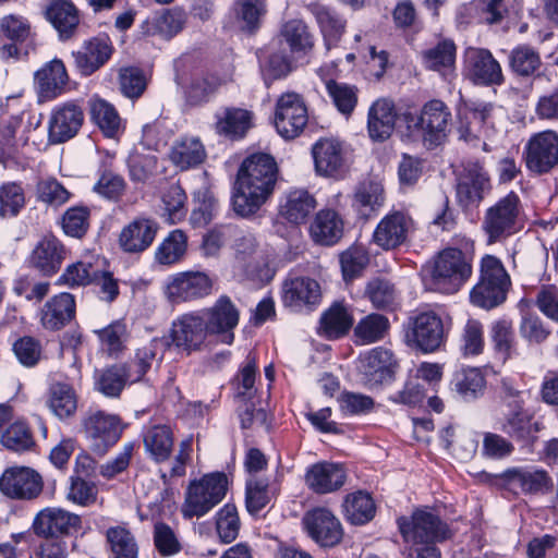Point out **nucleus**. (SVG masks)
<instances>
[{
  "instance_id": "nucleus-1",
  "label": "nucleus",
  "mask_w": 558,
  "mask_h": 558,
  "mask_svg": "<svg viewBox=\"0 0 558 558\" xmlns=\"http://www.w3.org/2000/svg\"><path fill=\"white\" fill-rule=\"evenodd\" d=\"M277 163L267 154H255L241 165L234 183L231 204L242 218L255 216L275 191Z\"/></svg>"
},
{
  "instance_id": "nucleus-2",
  "label": "nucleus",
  "mask_w": 558,
  "mask_h": 558,
  "mask_svg": "<svg viewBox=\"0 0 558 558\" xmlns=\"http://www.w3.org/2000/svg\"><path fill=\"white\" fill-rule=\"evenodd\" d=\"M454 244L438 253L430 270L434 289L447 294L458 292L473 272L474 242L460 238Z\"/></svg>"
},
{
  "instance_id": "nucleus-3",
  "label": "nucleus",
  "mask_w": 558,
  "mask_h": 558,
  "mask_svg": "<svg viewBox=\"0 0 558 558\" xmlns=\"http://www.w3.org/2000/svg\"><path fill=\"white\" fill-rule=\"evenodd\" d=\"M524 225V210L520 197L510 192L485 211L482 229L487 243L502 242L519 232Z\"/></svg>"
},
{
  "instance_id": "nucleus-4",
  "label": "nucleus",
  "mask_w": 558,
  "mask_h": 558,
  "mask_svg": "<svg viewBox=\"0 0 558 558\" xmlns=\"http://www.w3.org/2000/svg\"><path fill=\"white\" fill-rule=\"evenodd\" d=\"M450 121L449 108L438 99L426 102L417 116L405 114L409 131L418 136L428 149L435 148L446 141Z\"/></svg>"
},
{
  "instance_id": "nucleus-5",
  "label": "nucleus",
  "mask_w": 558,
  "mask_h": 558,
  "mask_svg": "<svg viewBox=\"0 0 558 558\" xmlns=\"http://www.w3.org/2000/svg\"><path fill=\"white\" fill-rule=\"evenodd\" d=\"M228 490L226 474L209 473L193 481L186 488L181 512L184 518L203 517L222 501Z\"/></svg>"
},
{
  "instance_id": "nucleus-6",
  "label": "nucleus",
  "mask_w": 558,
  "mask_h": 558,
  "mask_svg": "<svg viewBox=\"0 0 558 558\" xmlns=\"http://www.w3.org/2000/svg\"><path fill=\"white\" fill-rule=\"evenodd\" d=\"M398 526L411 546L436 544L451 537L448 525L429 508L416 509L410 518H399Z\"/></svg>"
},
{
  "instance_id": "nucleus-7",
  "label": "nucleus",
  "mask_w": 558,
  "mask_h": 558,
  "mask_svg": "<svg viewBox=\"0 0 558 558\" xmlns=\"http://www.w3.org/2000/svg\"><path fill=\"white\" fill-rule=\"evenodd\" d=\"M498 109L490 102H470L459 110L458 133L461 140L472 143L492 138L497 133Z\"/></svg>"
},
{
  "instance_id": "nucleus-8",
  "label": "nucleus",
  "mask_w": 558,
  "mask_h": 558,
  "mask_svg": "<svg viewBox=\"0 0 558 558\" xmlns=\"http://www.w3.org/2000/svg\"><path fill=\"white\" fill-rule=\"evenodd\" d=\"M83 432L90 442V449L104 456L120 439L123 426L118 415L96 410L83 418Z\"/></svg>"
},
{
  "instance_id": "nucleus-9",
  "label": "nucleus",
  "mask_w": 558,
  "mask_h": 558,
  "mask_svg": "<svg viewBox=\"0 0 558 558\" xmlns=\"http://www.w3.org/2000/svg\"><path fill=\"white\" fill-rule=\"evenodd\" d=\"M308 121L307 108L301 95L294 92L282 94L275 110V126L277 132L287 140L298 137Z\"/></svg>"
},
{
  "instance_id": "nucleus-10",
  "label": "nucleus",
  "mask_w": 558,
  "mask_h": 558,
  "mask_svg": "<svg viewBox=\"0 0 558 558\" xmlns=\"http://www.w3.org/2000/svg\"><path fill=\"white\" fill-rule=\"evenodd\" d=\"M208 336L205 317L201 312L180 315L172 322L170 329L171 344L186 355L199 351Z\"/></svg>"
},
{
  "instance_id": "nucleus-11",
  "label": "nucleus",
  "mask_w": 558,
  "mask_h": 558,
  "mask_svg": "<svg viewBox=\"0 0 558 558\" xmlns=\"http://www.w3.org/2000/svg\"><path fill=\"white\" fill-rule=\"evenodd\" d=\"M414 231V221L402 210H391L377 223L372 241L384 251H393L404 245Z\"/></svg>"
},
{
  "instance_id": "nucleus-12",
  "label": "nucleus",
  "mask_w": 558,
  "mask_h": 558,
  "mask_svg": "<svg viewBox=\"0 0 558 558\" xmlns=\"http://www.w3.org/2000/svg\"><path fill=\"white\" fill-rule=\"evenodd\" d=\"M524 159L526 168L536 174L558 166V133L547 130L534 134L525 145Z\"/></svg>"
},
{
  "instance_id": "nucleus-13",
  "label": "nucleus",
  "mask_w": 558,
  "mask_h": 558,
  "mask_svg": "<svg viewBox=\"0 0 558 558\" xmlns=\"http://www.w3.org/2000/svg\"><path fill=\"white\" fill-rule=\"evenodd\" d=\"M199 312L205 317L209 336L225 344L233 342V330L239 324L240 312L229 296H219L213 306Z\"/></svg>"
},
{
  "instance_id": "nucleus-14",
  "label": "nucleus",
  "mask_w": 558,
  "mask_h": 558,
  "mask_svg": "<svg viewBox=\"0 0 558 558\" xmlns=\"http://www.w3.org/2000/svg\"><path fill=\"white\" fill-rule=\"evenodd\" d=\"M82 529L78 514L59 507L40 510L34 518V533L41 537H62L76 534Z\"/></svg>"
},
{
  "instance_id": "nucleus-15",
  "label": "nucleus",
  "mask_w": 558,
  "mask_h": 558,
  "mask_svg": "<svg viewBox=\"0 0 558 558\" xmlns=\"http://www.w3.org/2000/svg\"><path fill=\"white\" fill-rule=\"evenodd\" d=\"M213 281L202 271H183L168 278L165 293L173 303L203 299L211 293Z\"/></svg>"
},
{
  "instance_id": "nucleus-16",
  "label": "nucleus",
  "mask_w": 558,
  "mask_h": 558,
  "mask_svg": "<svg viewBox=\"0 0 558 558\" xmlns=\"http://www.w3.org/2000/svg\"><path fill=\"white\" fill-rule=\"evenodd\" d=\"M464 73L474 84L492 86L504 82L500 63L488 49L469 47L464 51Z\"/></svg>"
},
{
  "instance_id": "nucleus-17",
  "label": "nucleus",
  "mask_w": 558,
  "mask_h": 558,
  "mask_svg": "<svg viewBox=\"0 0 558 558\" xmlns=\"http://www.w3.org/2000/svg\"><path fill=\"white\" fill-rule=\"evenodd\" d=\"M43 487L40 474L27 466L9 468L0 477V490L13 499H34L39 496Z\"/></svg>"
},
{
  "instance_id": "nucleus-18",
  "label": "nucleus",
  "mask_w": 558,
  "mask_h": 558,
  "mask_svg": "<svg viewBox=\"0 0 558 558\" xmlns=\"http://www.w3.org/2000/svg\"><path fill=\"white\" fill-rule=\"evenodd\" d=\"M83 122L84 111L77 101H65L54 106L48 121L49 141L59 144L73 138Z\"/></svg>"
},
{
  "instance_id": "nucleus-19",
  "label": "nucleus",
  "mask_w": 558,
  "mask_h": 558,
  "mask_svg": "<svg viewBox=\"0 0 558 558\" xmlns=\"http://www.w3.org/2000/svg\"><path fill=\"white\" fill-rule=\"evenodd\" d=\"M315 171L320 177L341 178L347 170L343 144L335 137L319 138L312 147Z\"/></svg>"
},
{
  "instance_id": "nucleus-20",
  "label": "nucleus",
  "mask_w": 558,
  "mask_h": 558,
  "mask_svg": "<svg viewBox=\"0 0 558 558\" xmlns=\"http://www.w3.org/2000/svg\"><path fill=\"white\" fill-rule=\"evenodd\" d=\"M302 523L310 537L320 546H335L342 538L341 523L327 508L318 507L307 511Z\"/></svg>"
},
{
  "instance_id": "nucleus-21",
  "label": "nucleus",
  "mask_w": 558,
  "mask_h": 558,
  "mask_svg": "<svg viewBox=\"0 0 558 558\" xmlns=\"http://www.w3.org/2000/svg\"><path fill=\"white\" fill-rule=\"evenodd\" d=\"M408 337L424 352H433L440 347L445 337V324L433 312H421L411 319Z\"/></svg>"
},
{
  "instance_id": "nucleus-22",
  "label": "nucleus",
  "mask_w": 558,
  "mask_h": 558,
  "mask_svg": "<svg viewBox=\"0 0 558 558\" xmlns=\"http://www.w3.org/2000/svg\"><path fill=\"white\" fill-rule=\"evenodd\" d=\"M282 302L294 312L316 306L322 299L319 283L305 276L290 277L282 284Z\"/></svg>"
},
{
  "instance_id": "nucleus-23",
  "label": "nucleus",
  "mask_w": 558,
  "mask_h": 558,
  "mask_svg": "<svg viewBox=\"0 0 558 558\" xmlns=\"http://www.w3.org/2000/svg\"><path fill=\"white\" fill-rule=\"evenodd\" d=\"M175 82L183 89L186 101L193 106L207 102L222 84V81L215 75L198 70L180 71L179 69H177Z\"/></svg>"
},
{
  "instance_id": "nucleus-24",
  "label": "nucleus",
  "mask_w": 558,
  "mask_h": 558,
  "mask_svg": "<svg viewBox=\"0 0 558 558\" xmlns=\"http://www.w3.org/2000/svg\"><path fill=\"white\" fill-rule=\"evenodd\" d=\"M489 190V177L478 162H469L463 167L457 183V197L461 205L478 204Z\"/></svg>"
},
{
  "instance_id": "nucleus-25",
  "label": "nucleus",
  "mask_w": 558,
  "mask_h": 558,
  "mask_svg": "<svg viewBox=\"0 0 558 558\" xmlns=\"http://www.w3.org/2000/svg\"><path fill=\"white\" fill-rule=\"evenodd\" d=\"M68 83L69 75L60 59L45 63L34 75V85L40 102L53 100L62 95Z\"/></svg>"
},
{
  "instance_id": "nucleus-26",
  "label": "nucleus",
  "mask_w": 558,
  "mask_h": 558,
  "mask_svg": "<svg viewBox=\"0 0 558 558\" xmlns=\"http://www.w3.org/2000/svg\"><path fill=\"white\" fill-rule=\"evenodd\" d=\"M347 481V472L342 464L317 462L307 468L304 482L315 494L326 495L340 489Z\"/></svg>"
},
{
  "instance_id": "nucleus-27",
  "label": "nucleus",
  "mask_w": 558,
  "mask_h": 558,
  "mask_svg": "<svg viewBox=\"0 0 558 558\" xmlns=\"http://www.w3.org/2000/svg\"><path fill=\"white\" fill-rule=\"evenodd\" d=\"M397 361L390 350L377 347L361 355L360 372L369 386L381 385L392 379Z\"/></svg>"
},
{
  "instance_id": "nucleus-28",
  "label": "nucleus",
  "mask_w": 558,
  "mask_h": 558,
  "mask_svg": "<svg viewBox=\"0 0 558 558\" xmlns=\"http://www.w3.org/2000/svg\"><path fill=\"white\" fill-rule=\"evenodd\" d=\"M158 223L149 218H136L125 226L119 235V244L124 252L140 253L154 242Z\"/></svg>"
},
{
  "instance_id": "nucleus-29",
  "label": "nucleus",
  "mask_w": 558,
  "mask_h": 558,
  "mask_svg": "<svg viewBox=\"0 0 558 558\" xmlns=\"http://www.w3.org/2000/svg\"><path fill=\"white\" fill-rule=\"evenodd\" d=\"M397 111L392 100L379 98L373 102L367 114V130L373 141L389 138L395 130Z\"/></svg>"
},
{
  "instance_id": "nucleus-30",
  "label": "nucleus",
  "mask_w": 558,
  "mask_h": 558,
  "mask_svg": "<svg viewBox=\"0 0 558 558\" xmlns=\"http://www.w3.org/2000/svg\"><path fill=\"white\" fill-rule=\"evenodd\" d=\"M317 206L313 194L304 189H294L286 193L279 204V216L289 223H305Z\"/></svg>"
},
{
  "instance_id": "nucleus-31",
  "label": "nucleus",
  "mask_w": 558,
  "mask_h": 558,
  "mask_svg": "<svg viewBox=\"0 0 558 558\" xmlns=\"http://www.w3.org/2000/svg\"><path fill=\"white\" fill-rule=\"evenodd\" d=\"M506 480L518 487L524 494L545 495L551 492L554 483L548 472L536 466H521L507 470Z\"/></svg>"
},
{
  "instance_id": "nucleus-32",
  "label": "nucleus",
  "mask_w": 558,
  "mask_h": 558,
  "mask_svg": "<svg viewBox=\"0 0 558 558\" xmlns=\"http://www.w3.org/2000/svg\"><path fill=\"white\" fill-rule=\"evenodd\" d=\"M75 299L71 293H59L43 306L40 322L46 329L59 330L75 317Z\"/></svg>"
},
{
  "instance_id": "nucleus-33",
  "label": "nucleus",
  "mask_w": 558,
  "mask_h": 558,
  "mask_svg": "<svg viewBox=\"0 0 558 558\" xmlns=\"http://www.w3.org/2000/svg\"><path fill=\"white\" fill-rule=\"evenodd\" d=\"M344 231L342 217L332 209L319 210L310 226V235L317 244L331 246L340 241Z\"/></svg>"
},
{
  "instance_id": "nucleus-34",
  "label": "nucleus",
  "mask_w": 558,
  "mask_h": 558,
  "mask_svg": "<svg viewBox=\"0 0 558 558\" xmlns=\"http://www.w3.org/2000/svg\"><path fill=\"white\" fill-rule=\"evenodd\" d=\"M498 424L500 430L519 440H526L538 432V424L523 405L517 404L512 408L510 402L508 409H502V417Z\"/></svg>"
},
{
  "instance_id": "nucleus-35",
  "label": "nucleus",
  "mask_w": 558,
  "mask_h": 558,
  "mask_svg": "<svg viewBox=\"0 0 558 558\" xmlns=\"http://www.w3.org/2000/svg\"><path fill=\"white\" fill-rule=\"evenodd\" d=\"M112 47L108 39L93 38L73 53L75 65L81 74L87 76L101 68L110 58Z\"/></svg>"
},
{
  "instance_id": "nucleus-36",
  "label": "nucleus",
  "mask_w": 558,
  "mask_h": 558,
  "mask_svg": "<svg viewBox=\"0 0 558 558\" xmlns=\"http://www.w3.org/2000/svg\"><path fill=\"white\" fill-rule=\"evenodd\" d=\"M252 112L242 108H223L215 114V130L231 140L241 138L252 126Z\"/></svg>"
},
{
  "instance_id": "nucleus-37",
  "label": "nucleus",
  "mask_w": 558,
  "mask_h": 558,
  "mask_svg": "<svg viewBox=\"0 0 558 558\" xmlns=\"http://www.w3.org/2000/svg\"><path fill=\"white\" fill-rule=\"evenodd\" d=\"M64 259V247L53 236L44 238L32 254V263L44 275L51 276L58 271Z\"/></svg>"
},
{
  "instance_id": "nucleus-38",
  "label": "nucleus",
  "mask_w": 558,
  "mask_h": 558,
  "mask_svg": "<svg viewBox=\"0 0 558 558\" xmlns=\"http://www.w3.org/2000/svg\"><path fill=\"white\" fill-rule=\"evenodd\" d=\"M145 451L157 463L167 461L173 449V433L168 425H154L143 436Z\"/></svg>"
},
{
  "instance_id": "nucleus-39",
  "label": "nucleus",
  "mask_w": 558,
  "mask_h": 558,
  "mask_svg": "<svg viewBox=\"0 0 558 558\" xmlns=\"http://www.w3.org/2000/svg\"><path fill=\"white\" fill-rule=\"evenodd\" d=\"M206 158V150L199 138L184 136L178 140L170 151L171 161L181 170L201 165Z\"/></svg>"
},
{
  "instance_id": "nucleus-40",
  "label": "nucleus",
  "mask_w": 558,
  "mask_h": 558,
  "mask_svg": "<svg viewBox=\"0 0 558 558\" xmlns=\"http://www.w3.org/2000/svg\"><path fill=\"white\" fill-rule=\"evenodd\" d=\"M353 325V317L343 304L333 303L320 317L319 333L328 339L344 336Z\"/></svg>"
},
{
  "instance_id": "nucleus-41",
  "label": "nucleus",
  "mask_w": 558,
  "mask_h": 558,
  "mask_svg": "<svg viewBox=\"0 0 558 558\" xmlns=\"http://www.w3.org/2000/svg\"><path fill=\"white\" fill-rule=\"evenodd\" d=\"M280 38L295 56H306L314 47V37L302 20L286 22L281 27Z\"/></svg>"
},
{
  "instance_id": "nucleus-42",
  "label": "nucleus",
  "mask_w": 558,
  "mask_h": 558,
  "mask_svg": "<svg viewBox=\"0 0 558 558\" xmlns=\"http://www.w3.org/2000/svg\"><path fill=\"white\" fill-rule=\"evenodd\" d=\"M99 259L89 256L69 265L58 279V284L70 288L85 287L98 279Z\"/></svg>"
},
{
  "instance_id": "nucleus-43",
  "label": "nucleus",
  "mask_w": 558,
  "mask_h": 558,
  "mask_svg": "<svg viewBox=\"0 0 558 558\" xmlns=\"http://www.w3.org/2000/svg\"><path fill=\"white\" fill-rule=\"evenodd\" d=\"M342 508L345 519L355 525L369 522L376 513V505L373 497L363 490L348 494L344 497Z\"/></svg>"
},
{
  "instance_id": "nucleus-44",
  "label": "nucleus",
  "mask_w": 558,
  "mask_h": 558,
  "mask_svg": "<svg viewBox=\"0 0 558 558\" xmlns=\"http://www.w3.org/2000/svg\"><path fill=\"white\" fill-rule=\"evenodd\" d=\"M46 16L62 38H69L78 25L76 8L65 0H52L46 9Z\"/></svg>"
},
{
  "instance_id": "nucleus-45",
  "label": "nucleus",
  "mask_w": 558,
  "mask_h": 558,
  "mask_svg": "<svg viewBox=\"0 0 558 558\" xmlns=\"http://www.w3.org/2000/svg\"><path fill=\"white\" fill-rule=\"evenodd\" d=\"M456 52L454 43L451 39H442L423 52V63L426 69L445 76L454 69Z\"/></svg>"
},
{
  "instance_id": "nucleus-46",
  "label": "nucleus",
  "mask_w": 558,
  "mask_h": 558,
  "mask_svg": "<svg viewBox=\"0 0 558 558\" xmlns=\"http://www.w3.org/2000/svg\"><path fill=\"white\" fill-rule=\"evenodd\" d=\"M385 203V190L378 181L363 182L353 196V207L363 217H369L379 210Z\"/></svg>"
},
{
  "instance_id": "nucleus-47",
  "label": "nucleus",
  "mask_w": 558,
  "mask_h": 558,
  "mask_svg": "<svg viewBox=\"0 0 558 558\" xmlns=\"http://www.w3.org/2000/svg\"><path fill=\"white\" fill-rule=\"evenodd\" d=\"M307 8L315 16L323 33L325 44L329 49L340 39L344 31V21L328 7L319 2L310 3Z\"/></svg>"
},
{
  "instance_id": "nucleus-48",
  "label": "nucleus",
  "mask_w": 558,
  "mask_h": 558,
  "mask_svg": "<svg viewBox=\"0 0 558 558\" xmlns=\"http://www.w3.org/2000/svg\"><path fill=\"white\" fill-rule=\"evenodd\" d=\"M132 374L124 364L102 369L96 378V389L106 397H118L126 384H133Z\"/></svg>"
},
{
  "instance_id": "nucleus-49",
  "label": "nucleus",
  "mask_w": 558,
  "mask_h": 558,
  "mask_svg": "<svg viewBox=\"0 0 558 558\" xmlns=\"http://www.w3.org/2000/svg\"><path fill=\"white\" fill-rule=\"evenodd\" d=\"M47 405L51 413L56 415L58 418H68L76 412V393L74 389L68 384H53L49 390Z\"/></svg>"
},
{
  "instance_id": "nucleus-50",
  "label": "nucleus",
  "mask_w": 558,
  "mask_h": 558,
  "mask_svg": "<svg viewBox=\"0 0 558 558\" xmlns=\"http://www.w3.org/2000/svg\"><path fill=\"white\" fill-rule=\"evenodd\" d=\"M92 120L98 125L105 136L114 138L122 131L121 118L116 108L104 99L90 101Z\"/></svg>"
},
{
  "instance_id": "nucleus-51",
  "label": "nucleus",
  "mask_w": 558,
  "mask_h": 558,
  "mask_svg": "<svg viewBox=\"0 0 558 558\" xmlns=\"http://www.w3.org/2000/svg\"><path fill=\"white\" fill-rule=\"evenodd\" d=\"M167 342L163 339L155 338L136 351L134 361L130 365H126L132 374L133 380H136V383L142 380L153 363L157 360H161Z\"/></svg>"
},
{
  "instance_id": "nucleus-52",
  "label": "nucleus",
  "mask_w": 558,
  "mask_h": 558,
  "mask_svg": "<svg viewBox=\"0 0 558 558\" xmlns=\"http://www.w3.org/2000/svg\"><path fill=\"white\" fill-rule=\"evenodd\" d=\"M106 541L112 558H137L138 545L134 535L124 526H111Z\"/></svg>"
},
{
  "instance_id": "nucleus-53",
  "label": "nucleus",
  "mask_w": 558,
  "mask_h": 558,
  "mask_svg": "<svg viewBox=\"0 0 558 558\" xmlns=\"http://www.w3.org/2000/svg\"><path fill=\"white\" fill-rule=\"evenodd\" d=\"M186 247V234L182 230L175 229L158 245L155 258L161 265L175 264L184 256Z\"/></svg>"
},
{
  "instance_id": "nucleus-54",
  "label": "nucleus",
  "mask_w": 558,
  "mask_h": 558,
  "mask_svg": "<svg viewBox=\"0 0 558 558\" xmlns=\"http://www.w3.org/2000/svg\"><path fill=\"white\" fill-rule=\"evenodd\" d=\"M389 329V320L381 314H368L354 327L356 342L368 344L384 339Z\"/></svg>"
},
{
  "instance_id": "nucleus-55",
  "label": "nucleus",
  "mask_w": 558,
  "mask_h": 558,
  "mask_svg": "<svg viewBox=\"0 0 558 558\" xmlns=\"http://www.w3.org/2000/svg\"><path fill=\"white\" fill-rule=\"evenodd\" d=\"M509 288L478 280L470 292V301L473 305L492 310L506 301Z\"/></svg>"
},
{
  "instance_id": "nucleus-56",
  "label": "nucleus",
  "mask_w": 558,
  "mask_h": 558,
  "mask_svg": "<svg viewBox=\"0 0 558 558\" xmlns=\"http://www.w3.org/2000/svg\"><path fill=\"white\" fill-rule=\"evenodd\" d=\"M185 21L186 16L182 10H167L151 21L148 34L170 39L183 29Z\"/></svg>"
},
{
  "instance_id": "nucleus-57",
  "label": "nucleus",
  "mask_w": 558,
  "mask_h": 558,
  "mask_svg": "<svg viewBox=\"0 0 558 558\" xmlns=\"http://www.w3.org/2000/svg\"><path fill=\"white\" fill-rule=\"evenodd\" d=\"M509 63L511 70L521 76L534 74L542 64L541 56L533 47L520 45L512 49Z\"/></svg>"
},
{
  "instance_id": "nucleus-58",
  "label": "nucleus",
  "mask_w": 558,
  "mask_h": 558,
  "mask_svg": "<svg viewBox=\"0 0 558 558\" xmlns=\"http://www.w3.org/2000/svg\"><path fill=\"white\" fill-rule=\"evenodd\" d=\"M326 88L336 108L342 114H351L357 104L356 87L330 80L326 82Z\"/></svg>"
},
{
  "instance_id": "nucleus-59",
  "label": "nucleus",
  "mask_w": 558,
  "mask_h": 558,
  "mask_svg": "<svg viewBox=\"0 0 558 558\" xmlns=\"http://www.w3.org/2000/svg\"><path fill=\"white\" fill-rule=\"evenodd\" d=\"M1 444L9 450L21 452L34 446L32 433L24 422L11 423L1 436Z\"/></svg>"
},
{
  "instance_id": "nucleus-60",
  "label": "nucleus",
  "mask_w": 558,
  "mask_h": 558,
  "mask_svg": "<svg viewBox=\"0 0 558 558\" xmlns=\"http://www.w3.org/2000/svg\"><path fill=\"white\" fill-rule=\"evenodd\" d=\"M234 13L242 29L252 31L265 13V0H236Z\"/></svg>"
},
{
  "instance_id": "nucleus-61",
  "label": "nucleus",
  "mask_w": 558,
  "mask_h": 558,
  "mask_svg": "<svg viewBox=\"0 0 558 558\" xmlns=\"http://www.w3.org/2000/svg\"><path fill=\"white\" fill-rule=\"evenodd\" d=\"M257 373L256 359L252 354L247 355L245 364L236 377L235 398L239 402L250 401L256 393L255 379Z\"/></svg>"
},
{
  "instance_id": "nucleus-62",
  "label": "nucleus",
  "mask_w": 558,
  "mask_h": 558,
  "mask_svg": "<svg viewBox=\"0 0 558 558\" xmlns=\"http://www.w3.org/2000/svg\"><path fill=\"white\" fill-rule=\"evenodd\" d=\"M478 280L506 288H510L511 286L510 276L501 260L489 254L483 256L481 259Z\"/></svg>"
},
{
  "instance_id": "nucleus-63",
  "label": "nucleus",
  "mask_w": 558,
  "mask_h": 558,
  "mask_svg": "<svg viewBox=\"0 0 558 558\" xmlns=\"http://www.w3.org/2000/svg\"><path fill=\"white\" fill-rule=\"evenodd\" d=\"M456 390L464 398H475L485 388V378L478 368H465L454 376Z\"/></svg>"
},
{
  "instance_id": "nucleus-64",
  "label": "nucleus",
  "mask_w": 558,
  "mask_h": 558,
  "mask_svg": "<svg viewBox=\"0 0 558 558\" xmlns=\"http://www.w3.org/2000/svg\"><path fill=\"white\" fill-rule=\"evenodd\" d=\"M490 337L495 349L504 355V359L511 356L514 350V333L512 324L508 319H499L492 324Z\"/></svg>"
}]
</instances>
